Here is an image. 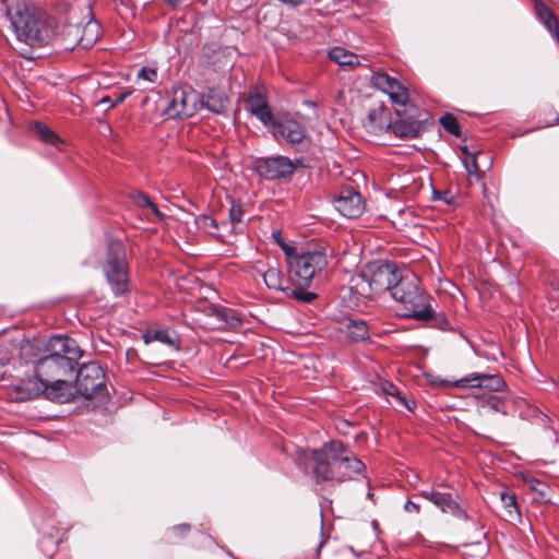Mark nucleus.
I'll return each mask as SVG.
<instances>
[{
	"instance_id": "5701e85b",
	"label": "nucleus",
	"mask_w": 559,
	"mask_h": 559,
	"mask_svg": "<svg viewBox=\"0 0 559 559\" xmlns=\"http://www.w3.org/2000/svg\"><path fill=\"white\" fill-rule=\"evenodd\" d=\"M100 35V26L96 21H88L82 31V35L78 38V44L82 48H90L96 44Z\"/></svg>"
},
{
	"instance_id": "de8ad7c7",
	"label": "nucleus",
	"mask_w": 559,
	"mask_h": 559,
	"mask_svg": "<svg viewBox=\"0 0 559 559\" xmlns=\"http://www.w3.org/2000/svg\"><path fill=\"white\" fill-rule=\"evenodd\" d=\"M229 225H230L229 223L224 222V223L222 224V227H229Z\"/></svg>"
},
{
	"instance_id": "4468645a",
	"label": "nucleus",
	"mask_w": 559,
	"mask_h": 559,
	"mask_svg": "<svg viewBox=\"0 0 559 559\" xmlns=\"http://www.w3.org/2000/svg\"><path fill=\"white\" fill-rule=\"evenodd\" d=\"M416 496L430 501L443 513H450L451 515L463 521L468 520L466 511L461 508L456 500V496H454L452 492H442L432 488L430 490H421Z\"/></svg>"
},
{
	"instance_id": "a19ab883",
	"label": "nucleus",
	"mask_w": 559,
	"mask_h": 559,
	"mask_svg": "<svg viewBox=\"0 0 559 559\" xmlns=\"http://www.w3.org/2000/svg\"><path fill=\"white\" fill-rule=\"evenodd\" d=\"M33 350H34V345L28 342L21 346V355L24 358H28L33 354Z\"/></svg>"
},
{
	"instance_id": "c03bdc74",
	"label": "nucleus",
	"mask_w": 559,
	"mask_h": 559,
	"mask_svg": "<svg viewBox=\"0 0 559 559\" xmlns=\"http://www.w3.org/2000/svg\"><path fill=\"white\" fill-rule=\"evenodd\" d=\"M126 98V95H120L116 102H114L112 104L109 105V108H114L116 107L118 104H120L121 102H123Z\"/></svg>"
},
{
	"instance_id": "dca6fc26",
	"label": "nucleus",
	"mask_w": 559,
	"mask_h": 559,
	"mask_svg": "<svg viewBox=\"0 0 559 559\" xmlns=\"http://www.w3.org/2000/svg\"><path fill=\"white\" fill-rule=\"evenodd\" d=\"M335 209L345 217L357 218L365 211L361 194L353 188H344L334 200Z\"/></svg>"
},
{
	"instance_id": "1a4fd4ad",
	"label": "nucleus",
	"mask_w": 559,
	"mask_h": 559,
	"mask_svg": "<svg viewBox=\"0 0 559 559\" xmlns=\"http://www.w3.org/2000/svg\"><path fill=\"white\" fill-rule=\"evenodd\" d=\"M403 275L397 265L390 261L369 263L361 273V277L367 281L370 290L376 294L385 290L391 293L399 277H403Z\"/></svg>"
},
{
	"instance_id": "39448f33",
	"label": "nucleus",
	"mask_w": 559,
	"mask_h": 559,
	"mask_svg": "<svg viewBox=\"0 0 559 559\" xmlns=\"http://www.w3.org/2000/svg\"><path fill=\"white\" fill-rule=\"evenodd\" d=\"M328 258V250L323 247H317L288 258L289 280L295 286L292 289V296L305 302H310L316 298V294L305 292V288L311 286L314 280L322 276L329 264Z\"/></svg>"
},
{
	"instance_id": "bb28decb",
	"label": "nucleus",
	"mask_w": 559,
	"mask_h": 559,
	"mask_svg": "<svg viewBox=\"0 0 559 559\" xmlns=\"http://www.w3.org/2000/svg\"><path fill=\"white\" fill-rule=\"evenodd\" d=\"M195 225H197L198 229L215 237L219 241H223V242L225 241L224 235L218 231L219 224L213 217H211L209 215H199L195 217Z\"/></svg>"
},
{
	"instance_id": "f257e3e1",
	"label": "nucleus",
	"mask_w": 559,
	"mask_h": 559,
	"mask_svg": "<svg viewBox=\"0 0 559 559\" xmlns=\"http://www.w3.org/2000/svg\"><path fill=\"white\" fill-rule=\"evenodd\" d=\"M298 467H311L317 483L352 480L361 475L365 464L354 456L341 441L324 443L320 449L296 451Z\"/></svg>"
},
{
	"instance_id": "412c9836",
	"label": "nucleus",
	"mask_w": 559,
	"mask_h": 559,
	"mask_svg": "<svg viewBox=\"0 0 559 559\" xmlns=\"http://www.w3.org/2000/svg\"><path fill=\"white\" fill-rule=\"evenodd\" d=\"M390 128L393 133L401 138H417L425 130L424 126H420L418 120H412V122H406L404 120L397 119L393 123H391Z\"/></svg>"
},
{
	"instance_id": "a211bd4d",
	"label": "nucleus",
	"mask_w": 559,
	"mask_h": 559,
	"mask_svg": "<svg viewBox=\"0 0 559 559\" xmlns=\"http://www.w3.org/2000/svg\"><path fill=\"white\" fill-rule=\"evenodd\" d=\"M71 379L72 378H60L52 380L51 382H47L44 384V394L47 399L58 401L60 403L71 401L73 397V386Z\"/></svg>"
},
{
	"instance_id": "ea45409f",
	"label": "nucleus",
	"mask_w": 559,
	"mask_h": 559,
	"mask_svg": "<svg viewBox=\"0 0 559 559\" xmlns=\"http://www.w3.org/2000/svg\"><path fill=\"white\" fill-rule=\"evenodd\" d=\"M404 510L408 513H418L420 511V506L412 500H407Z\"/></svg>"
},
{
	"instance_id": "4c0bfd02",
	"label": "nucleus",
	"mask_w": 559,
	"mask_h": 559,
	"mask_svg": "<svg viewBox=\"0 0 559 559\" xmlns=\"http://www.w3.org/2000/svg\"><path fill=\"white\" fill-rule=\"evenodd\" d=\"M157 76V71L154 68L144 67L138 72L139 79L148 81L151 83L156 82Z\"/></svg>"
},
{
	"instance_id": "9d476101",
	"label": "nucleus",
	"mask_w": 559,
	"mask_h": 559,
	"mask_svg": "<svg viewBox=\"0 0 559 559\" xmlns=\"http://www.w3.org/2000/svg\"><path fill=\"white\" fill-rule=\"evenodd\" d=\"M302 166V160H295L286 156L260 157L255 160L254 169L258 175L269 181L289 180L295 170Z\"/></svg>"
},
{
	"instance_id": "2eb2a0df",
	"label": "nucleus",
	"mask_w": 559,
	"mask_h": 559,
	"mask_svg": "<svg viewBox=\"0 0 559 559\" xmlns=\"http://www.w3.org/2000/svg\"><path fill=\"white\" fill-rule=\"evenodd\" d=\"M253 272L262 276L266 287L272 290L285 292L292 295V289L288 285V281L285 278L278 262L276 260H267L265 265L258 262L253 266Z\"/></svg>"
},
{
	"instance_id": "37998d69",
	"label": "nucleus",
	"mask_w": 559,
	"mask_h": 559,
	"mask_svg": "<svg viewBox=\"0 0 559 559\" xmlns=\"http://www.w3.org/2000/svg\"><path fill=\"white\" fill-rule=\"evenodd\" d=\"M4 374H5V362L2 359H0V380L3 379Z\"/></svg>"
},
{
	"instance_id": "9b49d317",
	"label": "nucleus",
	"mask_w": 559,
	"mask_h": 559,
	"mask_svg": "<svg viewBox=\"0 0 559 559\" xmlns=\"http://www.w3.org/2000/svg\"><path fill=\"white\" fill-rule=\"evenodd\" d=\"M270 126L277 141L284 140L297 151H306L311 144V139L307 134L306 128L293 118L285 117L275 119Z\"/></svg>"
},
{
	"instance_id": "c756f323",
	"label": "nucleus",
	"mask_w": 559,
	"mask_h": 559,
	"mask_svg": "<svg viewBox=\"0 0 559 559\" xmlns=\"http://www.w3.org/2000/svg\"><path fill=\"white\" fill-rule=\"evenodd\" d=\"M130 198L136 206L142 209H150L158 221H163L165 218V215L159 211L157 205L150 199L146 193L142 191H134L131 193Z\"/></svg>"
},
{
	"instance_id": "7c9ffc66",
	"label": "nucleus",
	"mask_w": 559,
	"mask_h": 559,
	"mask_svg": "<svg viewBox=\"0 0 559 559\" xmlns=\"http://www.w3.org/2000/svg\"><path fill=\"white\" fill-rule=\"evenodd\" d=\"M33 131L43 142L47 144L56 145L61 141V139L44 123H34Z\"/></svg>"
},
{
	"instance_id": "f8f14e48",
	"label": "nucleus",
	"mask_w": 559,
	"mask_h": 559,
	"mask_svg": "<svg viewBox=\"0 0 559 559\" xmlns=\"http://www.w3.org/2000/svg\"><path fill=\"white\" fill-rule=\"evenodd\" d=\"M198 110V96L192 90L182 87L173 88L170 96L163 108L167 119H187Z\"/></svg>"
},
{
	"instance_id": "393cba45",
	"label": "nucleus",
	"mask_w": 559,
	"mask_h": 559,
	"mask_svg": "<svg viewBox=\"0 0 559 559\" xmlns=\"http://www.w3.org/2000/svg\"><path fill=\"white\" fill-rule=\"evenodd\" d=\"M228 104L229 99L224 93L210 90L206 94L205 106L209 110L215 114H223L226 111Z\"/></svg>"
},
{
	"instance_id": "f3484780",
	"label": "nucleus",
	"mask_w": 559,
	"mask_h": 559,
	"mask_svg": "<svg viewBox=\"0 0 559 559\" xmlns=\"http://www.w3.org/2000/svg\"><path fill=\"white\" fill-rule=\"evenodd\" d=\"M246 109L265 126H270L274 120L266 95L259 87H254L249 92L246 99Z\"/></svg>"
},
{
	"instance_id": "20e7f679",
	"label": "nucleus",
	"mask_w": 559,
	"mask_h": 559,
	"mask_svg": "<svg viewBox=\"0 0 559 559\" xmlns=\"http://www.w3.org/2000/svg\"><path fill=\"white\" fill-rule=\"evenodd\" d=\"M83 350L74 338L55 335L49 338L43 355L34 360L36 376L44 384L60 378H73Z\"/></svg>"
},
{
	"instance_id": "0eeeda50",
	"label": "nucleus",
	"mask_w": 559,
	"mask_h": 559,
	"mask_svg": "<svg viewBox=\"0 0 559 559\" xmlns=\"http://www.w3.org/2000/svg\"><path fill=\"white\" fill-rule=\"evenodd\" d=\"M103 272L115 296H123L130 292L129 266L126 247L122 241H109Z\"/></svg>"
},
{
	"instance_id": "a878e982",
	"label": "nucleus",
	"mask_w": 559,
	"mask_h": 559,
	"mask_svg": "<svg viewBox=\"0 0 559 559\" xmlns=\"http://www.w3.org/2000/svg\"><path fill=\"white\" fill-rule=\"evenodd\" d=\"M213 316L222 322L223 326L237 328L241 325L242 320L235 310L215 306L212 308Z\"/></svg>"
},
{
	"instance_id": "423d86ee",
	"label": "nucleus",
	"mask_w": 559,
	"mask_h": 559,
	"mask_svg": "<svg viewBox=\"0 0 559 559\" xmlns=\"http://www.w3.org/2000/svg\"><path fill=\"white\" fill-rule=\"evenodd\" d=\"M371 85L389 95L392 103L396 105L395 111L399 119L406 122L418 120L420 126L425 127L428 114L409 103L408 88L401 81L390 76L388 73L374 72L371 75Z\"/></svg>"
},
{
	"instance_id": "6ab92c4d",
	"label": "nucleus",
	"mask_w": 559,
	"mask_h": 559,
	"mask_svg": "<svg viewBox=\"0 0 559 559\" xmlns=\"http://www.w3.org/2000/svg\"><path fill=\"white\" fill-rule=\"evenodd\" d=\"M44 382L36 374L34 378L21 380V382L14 386L16 399L21 401L35 399L44 394Z\"/></svg>"
},
{
	"instance_id": "a18cd8bd",
	"label": "nucleus",
	"mask_w": 559,
	"mask_h": 559,
	"mask_svg": "<svg viewBox=\"0 0 559 559\" xmlns=\"http://www.w3.org/2000/svg\"><path fill=\"white\" fill-rule=\"evenodd\" d=\"M281 1L284 3L292 4V5H298V4L302 3L304 0H281Z\"/></svg>"
},
{
	"instance_id": "4be33fe9",
	"label": "nucleus",
	"mask_w": 559,
	"mask_h": 559,
	"mask_svg": "<svg viewBox=\"0 0 559 559\" xmlns=\"http://www.w3.org/2000/svg\"><path fill=\"white\" fill-rule=\"evenodd\" d=\"M346 334L352 342H365L369 340V326L364 320H348L346 324Z\"/></svg>"
},
{
	"instance_id": "e433bc0d",
	"label": "nucleus",
	"mask_w": 559,
	"mask_h": 559,
	"mask_svg": "<svg viewBox=\"0 0 559 559\" xmlns=\"http://www.w3.org/2000/svg\"><path fill=\"white\" fill-rule=\"evenodd\" d=\"M484 406H488L490 409H492L495 412H499V413L506 414L504 404H503L502 400L499 396L490 395L485 401Z\"/></svg>"
},
{
	"instance_id": "09e8293b",
	"label": "nucleus",
	"mask_w": 559,
	"mask_h": 559,
	"mask_svg": "<svg viewBox=\"0 0 559 559\" xmlns=\"http://www.w3.org/2000/svg\"><path fill=\"white\" fill-rule=\"evenodd\" d=\"M555 124H559V115L557 116V118L555 119Z\"/></svg>"
},
{
	"instance_id": "6e6552de",
	"label": "nucleus",
	"mask_w": 559,
	"mask_h": 559,
	"mask_svg": "<svg viewBox=\"0 0 559 559\" xmlns=\"http://www.w3.org/2000/svg\"><path fill=\"white\" fill-rule=\"evenodd\" d=\"M75 389L88 400L105 396L107 386L102 366L95 361L84 364L76 372Z\"/></svg>"
},
{
	"instance_id": "aec40b11",
	"label": "nucleus",
	"mask_w": 559,
	"mask_h": 559,
	"mask_svg": "<svg viewBox=\"0 0 559 559\" xmlns=\"http://www.w3.org/2000/svg\"><path fill=\"white\" fill-rule=\"evenodd\" d=\"M389 117L390 112L384 106L370 109L365 121V127L372 133L389 129L391 126Z\"/></svg>"
},
{
	"instance_id": "b1692460",
	"label": "nucleus",
	"mask_w": 559,
	"mask_h": 559,
	"mask_svg": "<svg viewBox=\"0 0 559 559\" xmlns=\"http://www.w3.org/2000/svg\"><path fill=\"white\" fill-rule=\"evenodd\" d=\"M500 500L509 521H521V512L518 506L515 493L503 490L500 492Z\"/></svg>"
},
{
	"instance_id": "f03ea898",
	"label": "nucleus",
	"mask_w": 559,
	"mask_h": 559,
	"mask_svg": "<svg viewBox=\"0 0 559 559\" xmlns=\"http://www.w3.org/2000/svg\"><path fill=\"white\" fill-rule=\"evenodd\" d=\"M4 14L17 40L31 47L48 45L56 36L53 20L26 0H3Z\"/></svg>"
},
{
	"instance_id": "f704fd0d",
	"label": "nucleus",
	"mask_w": 559,
	"mask_h": 559,
	"mask_svg": "<svg viewBox=\"0 0 559 559\" xmlns=\"http://www.w3.org/2000/svg\"><path fill=\"white\" fill-rule=\"evenodd\" d=\"M464 166L467 174L472 177L474 176L476 180H479L481 177V171L478 168L477 164V155L472 154L468 158L464 160Z\"/></svg>"
},
{
	"instance_id": "ddd939ff",
	"label": "nucleus",
	"mask_w": 559,
	"mask_h": 559,
	"mask_svg": "<svg viewBox=\"0 0 559 559\" xmlns=\"http://www.w3.org/2000/svg\"><path fill=\"white\" fill-rule=\"evenodd\" d=\"M444 385L461 389H487L492 392H501L507 386L506 381L498 373L488 374L473 372L453 382H444Z\"/></svg>"
},
{
	"instance_id": "58836bf2",
	"label": "nucleus",
	"mask_w": 559,
	"mask_h": 559,
	"mask_svg": "<svg viewBox=\"0 0 559 559\" xmlns=\"http://www.w3.org/2000/svg\"><path fill=\"white\" fill-rule=\"evenodd\" d=\"M432 195L435 201H442L445 204H453L455 200L454 195L449 190L438 191L433 189Z\"/></svg>"
},
{
	"instance_id": "473e14b6",
	"label": "nucleus",
	"mask_w": 559,
	"mask_h": 559,
	"mask_svg": "<svg viewBox=\"0 0 559 559\" xmlns=\"http://www.w3.org/2000/svg\"><path fill=\"white\" fill-rule=\"evenodd\" d=\"M443 129L454 136H461V127L457 119L452 114H444L440 118Z\"/></svg>"
},
{
	"instance_id": "cd10ccee",
	"label": "nucleus",
	"mask_w": 559,
	"mask_h": 559,
	"mask_svg": "<svg viewBox=\"0 0 559 559\" xmlns=\"http://www.w3.org/2000/svg\"><path fill=\"white\" fill-rule=\"evenodd\" d=\"M329 57L340 66H359V57L342 47H334L330 50Z\"/></svg>"
},
{
	"instance_id": "2f4dec72",
	"label": "nucleus",
	"mask_w": 559,
	"mask_h": 559,
	"mask_svg": "<svg viewBox=\"0 0 559 559\" xmlns=\"http://www.w3.org/2000/svg\"><path fill=\"white\" fill-rule=\"evenodd\" d=\"M190 531L191 526L187 523L175 525L166 533L165 542L167 544H177L185 539Z\"/></svg>"
},
{
	"instance_id": "72a5a7b5",
	"label": "nucleus",
	"mask_w": 559,
	"mask_h": 559,
	"mask_svg": "<svg viewBox=\"0 0 559 559\" xmlns=\"http://www.w3.org/2000/svg\"><path fill=\"white\" fill-rule=\"evenodd\" d=\"M152 341H158L164 344L173 345L174 340L170 337L167 331L158 330L154 332H148L144 335V342L148 344Z\"/></svg>"
},
{
	"instance_id": "c85d7f7f",
	"label": "nucleus",
	"mask_w": 559,
	"mask_h": 559,
	"mask_svg": "<svg viewBox=\"0 0 559 559\" xmlns=\"http://www.w3.org/2000/svg\"><path fill=\"white\" fill-rule=\"evenodd\" d=\"M381 392L386 396H392L395 403L399 406L405 407L406 409L412 411L415 407V403L412 404L406 400V397L400 392L397 386L392 382L384 381L380 384Z\"/></svg>"
},
{
	"instance_id": "79ce46f5",
	"label": "nucleus",
	"mask_w": 559,
	"mask_h": 559,
	"mask_svg": "<svg viewBox=\"0 0 559 559\" xmlns=\"http://www.w3.org/2000/svg\"><path fill=\"white\" fill-rule=\"evenodd\" d=\"M67 31L69 34H71L73 31L75 32L76 35H79L81 33L80 26H78V25H68Z\"/></svg>"
},
{
	"instance_id": "c9c22d12",
	"label": "nucleus",
	"mask_w": 559,
	"mask_h": 559,
	"mask_svg": "<svg viewBox=\"0 0 559 559\" xmlns=\"http://www.w3.org/2000/svg\"><path fill=\"white\" fill-rule=\"evenodd\" d=\"M243 209L240 202L233 201L229 209V218L231 224L242 222Z\"/></svg>"
},
{
	"instance_id": "7ed1b4c3",
	"label": "nucleus",
	"mask_w": 559,
	"mask_h": 559,
	"mask_svg": "<svg viewBox=\"0 0 559 559\" xmlns=\"http://www.w3.org/2000/svg\"><path fill=\"white\" fill-rule=\"evenodd\" d=\"M391 296L405 310L403 317L413 318L424 325L447 331L450 322L443 312H437L430 305V297L420 288L418 277L405 272L392 287Z\"/></svg>"
},
{
	"instance_id": "49530a36",
	"label": "nucleus",
	"mask_w": 559,
	"mask_h": 559,
	"mask_svg": "<svg viewBox=\"0 0 559 559\" xmlns=\"http://www.w3.org/2000/svg\"><path fill=\"white\" fill-rule=\"evenodd\" d=\"M99 104H103V105H110L112 104L111 99L108 97V96H105L103 97L100 100H99Z\"/></svg>"
}]
</instances>
